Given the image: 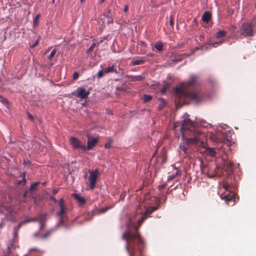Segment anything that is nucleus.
Wrapping results in <instances>:
<instances>
[{
    "label": "nucleus",
    "mask_w": 256,
    "mask_h": 256,
    "mask_svg": "<svg viewBox=\"0 0 256 256\" xmlns=\"http://www.w3.org/2000/svg\"><path fill=\"white\" fill-rule=\"evenodd\" d=\"M90 88H89L86 90L84 86L78 87L76 90L69 94L68 96L70 98H72L74 96L80 98L81 100L86 99L90 94Z\"/></svg>",
    "instance_id": "nucleus-6"
},
{
    "label": "nucleus",
    "mask_w": 256,
    "mask_h": 256,
    "mask_svg": "<svg viewBox=\"0 0 256 256\" xmlns=\"http://www.w3.org/2000/svg\"><path fill=\"white\" fill-rule=\"evenodd\" d=\"M146 59L143 58L141 59H138L136 60H134L130 62V65L132 66H136L139 65L144 64L146 62Z\"/></svg>",
    "instance_id": "nucleus-24"
},
{
    "label": "nucleus",
    "mask_w": 256,
    "mask_h": 256,
    "mask_svg": "<svg viewBox=\"0 0 256 256\" xmlns=\"http://www.w3.org/2000/svg\"><path fill=\"white\" fill-rule=\"evenodd\" d=\"M106 73L104 70H101L98 72L96 76L98 78H100L104 76Z\"/></svg>",
    "instance_id": "nucleus-39"
},
{
    "label": "nucleus",
    "mask_w": 256,
    "mask_h": 256,
    "mask_svg": "<svg viewBox=\"0 0 256 256\" xmlns=\"http://www.w3.org/2000/svg\"><path fill=\"white\" fill-rule=\"evenodd\" d=\"M204 123H206V121L202 120H198L196 117L195 118V120L194 121L190 120V118H186L184 120H182L180 121L176 122L174 124V126L176 128L178 126V125H180L181 127L180 128V130L182 133V139H184V132L186 130H188L190 128H185L184 126L186 125H189L192 128H196L199 126H204L203 125Z\"/></svg>",
    "instance_id": "nucleus-4"
},
{
    "label": "nucleus",
    "mask_w": 256,
    "mask_h": 256,
    "mask_svg": "<svg viewBox=\"0 0 256 256\" xmlns=\"http://www.w3.org/2000/svg\"><path fill=\"white\" fill-rule=\"evenodd\" d=\"M126 194V192L123 191L120 194V198H119V202L120 200L123 201L125 198Z\"/></svg>",
    "instance_id": "nucleus-45"
},
{
    "label": "nucleus",
    "mask_w": 256,
    "mask_h": 256,
    "mask_svg": "<svg viewBox=\"0 0 256 256\" xmlns=\"http://www.w3.org/2000/svg\"><path fill=\"white\" fill-rule=\"evenodd\" d=\"M38 43H39V40H38V38L34 42L32 46H30V48H34L35 46H36L37 45H38Z\"/></svg>",
    "instance_id": "nucleus-51"
},
{
    "label": "nucleus",
    "mask_w": 256,
    "mask_h": 256,
    "mask_svg": "<svg viewBox=\"0 0 256 256\" xmlns=\"http://www.w3.org/2000/svg\"><path fill=\"white\" fill-rule=\"evenodd\" d=\"M183 58H181V56H178V58H175L174 60H170V62H174V64H176L179 62H181Z\"/></svg>",
    "instance_id": "nucleus-42"
},
{
    "label": "nucleus",
    "mask_w": 256,
    "mask_h": 256,
    "mask_svg": "<svg viewBox=\"0 0 256 256\" xmlns=\"http://www.w3.org/2000/svg\"><path fill=\"white\" fill-rule=\"evenodd\" d=\"M110 36V34H107L102 38L101 40H100L99 42L97 43V44H100L102 43L104 40H109L108 38Z\"/></svg>",
    "instance_id": "nucleus-43"
},
{
    "label": "nucleus",
    "mask_w": 256,
    "mask_h": 256,
    "mask_svg": "<svg viewBox=\"0 0 256 256\" xmlns=\"http://www.w3.org/2000/svg\"><path fill=\"white\" fill-rule=\"evenodd\" d=\"M52 230H48L44 234L42 235L40 238L42 239H45L48 238L52 234Z\"/></svg>",
    "instance_id": "nucleus-36"
},
{
    "label": "nucleus",
    "mask_w": 256,
    "mask_h": 256,
    "mask_svg": "<svg viewBox=\"0 0 256 256\" xmlns=\"http://www.w3.org/2000/svg\"><path fill=\"white\" fill-rule=\"evenodd\" d=\"M86 137L88 138L87 146H85L84 152L92 150L98 144L99 140L98 138L92 137L89 135H88Z\"/></svg>",
    "instance_id": "nucleus-9"
},
{
    "label": "nucleus",
    "mask_w": 256,
    "mask_h": 256,
    "mask_svg": "<svg viewBox=\"0 0 256 256\" xmlns=\"http://www.w3.org/2000/svg\"><path fill=\"white\" fill-rule=\"evenodd\" d=\"M96 214H98V210L97 209H94V210H92L91 211V212H88L87 216H90V218H86V219L88 220H90Z\"/></svg>",
    "instance_id": "nucleus-30"
},
{
    "label": "nucleus",
    "mask_w": 256,
    "mask_h": 256,
    "mask_svg": "<svg viewBox=\"0 0 256 256\" xmlns=\"http://www.w3.org/2000/svg\"><path fill=\"white\" fill-rule=\"evenodd\" d=\"M166 160H167L166 156H164L162 158V164H165L166 162Z\"/></svg>",
    "instance_id": "nucleus-62"
},
{
    "label": "nucleus",
    "mask_w": 256,
    "mask_h": 256,
    "mask_svg": "<svg viewBox=\"0 0 256 256\" xmlns=\"http://www.w3.org/2000/svg\"><path fill=\"white\" fill-rule=\"evenodd\" d=\"M158 100L161 102V103L158 105V110H162L166 105V101L162 98H158Z\"/></svg>",
    "instance_id": "nucleus-26"
},
{
    "label": "nucleus",
    "mask_w": 256,
    "mask_h": 256,
    "mask_svg": "<svg viewBox=\"0 0 256 256\" xmlns=\"http://www.w3.org/2000/svg\"><path fill=\"white\" fill-rule=\"evenodd\" d=\"M181 173H182V172H181V171L180 170H177L176 171V172L173 173V174H172L168 176V180L170 181V180H172L174 178L178 176H181Z\"/></svg>",
    "instance_id": "nucleus-25"
},
{
    "label": "nucleus",
    "mask_w": 256,
    "mask_h": 256,
    "mask_svg": "<svg viewBox=\"0 0 256 256\" xmlns=\"http://www.w3.org/2000/svg\"><path fill=\"white\" fill-rule=\"evenodd\" d=\"M40 16V14H38L36 16L35 18H34V20H33L34 27L38 26V20H39Z\"/></svg>",
    "instance_id": "nucleus-33"
},
{
    "label": "nucleus",
    "mask_w": 256,
    "mask_h": 256,
    "mask_svg": "<svg viewBox=\"0 0 256 256\" xmlns=\"http://www.w3.org/2000/svg\"><path fill=\"white\" fill-rule=\"evenodd\" d=\"M166 186V184H160V185H158V188L159 190H161L162 189L164 188Z\"/></svg>",
    "instance_id": "nucleus-58"
},
{
    "label": "nucleus",
    "mask_w": 256,
    "mask_h": 256,
    "mask_svg": "<svg viewBox=\"0 0 256 256\" xmlns=\"http://www.w3.org/2000/svg\"><path fill=\"white\" fill-rule=\"evenodd\" d=\"M22 183L23 186H26V178H24L22 180Z\"/></svg>",
    "instance_id": "nucleus-64"
},
{
    "label": "nucleus",
    "mask_w": 256,
    "mask_h": 256,
    "mask_svg": "<svg viewBox=\"0 0 256 256\" xmlns=\"http://www.w3.org/2000/svg\"><path fill=\"white\" fill-rule=\"evenodd\" d=\"M173 92L178 99L184 98V92L185 90H182V85L178 84L173 88Z\"/></svg>",
    "instance_id": "nucleus-13"
},
{
    "label": "nucleus",
    "mask_w": 256,
    "mask_h": 256,
    "mask_svg": "<svg viewBox=\"0 0 256 256\" xmlns=\"http://www.w3.org/2000/svg\"><path fill=\"white\" fill-rule=\"evenodd\" d=\"M113 142V140L111 138H108V142H106L104 144V148L106 149H109L111 148V144Z\"/></svg>",
    "instance_id": "nucleus-37"
},
{
    "label": "nucleus",
    "mask_w": 256,
    "mask_h": 256,
    "mask_svg": "<svg viewBox=\"0 0 256 256\" xmlns=\"http://www.w3.org/2000/svg\"><path fill=\"white\" fill-rule=\"evenodd\" d=\"M26 114H27V116H28V118H29V119L32 120V121H34V116L28 112H26Z\"/></svg>",
    "instance_id": "nucleus-50"
},
{
    "label": "nucleus",
    "mask_w": 256,
    "mask_h": 256,
    "mask_svg": "<svg viewBox=\"0 0 256 256\" xmlns=\"http://www.w3.org/2000/svg\"><path fill=\"white\" fill-rule=\"evenodd\" d=\"M30 192L28 190H24V194H23V198H26L28 196V194Z\"/></svg>",
    "instance_id": "nucleus-56"
},
{
    "label": "nucleus",
    "mask_w": 256,
    "mask_h": 256,
    "mask_svg": "<svg viewBox=\"0 0 256 256\" xmlns=\"http://www.w3.org/2000/svg\"><path fill=\"white\" fill-rule=\"evenodd\" d=\"M183 98V100H182V102L180 101L181 100V98L178 99V100H175L174 104H175L176 108V110L180 108L184 105H186L184 104V98Z\"/></svg>",
    "instance_id": "nucleus-21"
},
{
    "label": "nucleus",
    "mask_w": 256,
    "mask_h": 256,
    "mask_svg": "<svg viewBox=\"0 0 256 256\" xmlns=\"http://www.w3.org/2000/svg\"><path fill=\"white\" fill-rule=\"evenodd\" d=\"M40 184V182L39 181L32 182L28 190L30 193H32L36 190L37 186Z\"/></svg>",
    "instance_id": "nucleus-23"
},
{
    "label": "nucleus",
    "mask_w": 256,
    "mask_h": 256,
    "mask_svg": "<svg viewBox=\"0 0 256 256\" xmlns=\"http://www.w3.org/2000/svg\"><path fill=\"white\" fill-rule=\"evenodd\" d=\"M114 64H112L111 66H108L104 69L106 73L111 72L114 70Z\"/></svg>",
    "instance_id": "nucleus-41"
},
{
    "label": "nucleus",
    "mask_w": 256,
    "mask_h": 256,
    "mask_svg": "<svg viewBox=\"0 0 256 256\" xmlns=\"http://www.w3.org/2000/svg\"><path fill=\"white\" fill-rule=\"evenodd\" d=\"M226 32L224 30H220L218 31L216 34V38L217 39L224 38L226 36Z\"/></svg>",
    "instance_id": "nucleus-22"
},
{
    "label": "nucleus",
    "mask_w": 256,
    "mask_h": 256,
    "mask_svg": "<svg viewBox=\"0 0 256 256\" xmlns=\"http://www.w3.org/2000/svg\"><path fill=\"white\" fill-rule=\"evenodd\" d=\"M167 88L166 87H163L160 90L161 94H166V90H167Z\"/></svg>",
    "instance_id": "nucleus-53"
},
{
    "label": "nucleus",
    "mask_w": 256,
    "mask_h": 256,
    "mask_svg": "<svg viewBox=\"0 0 256 256\" xmlns=\"http://www.w3.org/2000/svg\"><path fill=\"white\" fill-rule=\"evenodd\" d=\"M198 78V76L194 74H191L190 76L188 81V86H190L194 84L196 82Z\"/></svg>",
    "instance_id": "nucleus-19"
},
{
    "label": "nucleus",
    "mask_w": 256,
    "mask_h": 256,
    "mask_svg": "<svg viewBox=\"0 0 256 256\" xmlns=\"http://www.w3.org/2000/svg\"><path fill=\"white\" fill-rule=\"evenodd\" d=\"M114 206H110L98 209V214L104 213L108 210L112 208Z\"/></svg>",
    "instance_id": "nucleus-29"
},
{
    "label": "nucleus",
    "mask_w": 256,
    "mask_h": 256,
    "mask_svg": "<svg viewBox=\"0 0 256 256\" xmlns=\"http://www.w3.org/2000/svg\"><path fill=\"white\" fill-rule=\"evenodd\" d=\"M158 207L152 206L146 208L144 214L138 220V225L130 218V222L126 224V229L122 236V238L126 241L125 249L129 256H146L144 253L147 244L138 232V229L146 218L156 211Z\"/></svg>",
    "instance_id": "nucleus-1"
},
{
    "label": "nucleus",
    "mask_w": 256,
    "mask_h": 256,
    "mask_svg": "<svg viewBox=\"0 0 256 256\" xmlns=\"http://www.w3.org/2000/svg\"><path fill=\"white\" fill-rule=\"evenodd\" d=\"M206 46H208L209 49L210 48V47L211 46H212L214 48H216L219 45L218 44V43L216 42H211L210 40L206 44Z\"/></svg>",
    "instance_id": "nucleus-40"
},
{
    "label": "nucleus",
    "mask_w": 256,
    "mask_h": 256,
    "mask_svg": "<svg viewBox=\"0 0 256 256\" xmlns=\"http://www.w3.org/2000/svg\"><path fill=\"white\" fill-rule=\"evenodd\" d=\"M78 203V205L80 206H84L86 203V200L84 197L82 196L80 194L74 193L72 195Z\"/></svg>",
    "instance_id": "nucleus-16"
},
{
    "label": "nucleus",
    "mask_w": 256,
    "mask_h": 256,
    "mask_svg": "<svg viewBox=\"0 0 256 256\" xmlns=\"http://www.w3.org/2000/svg\"><path fill=\"white\" fill-rule=\"evenodd\" d=\"M88 172L90 173L88 178L90 189L92 190H94L96 187V184L99 176V172L98 168H96L92 170H88Z\"/></svg>",
    "instance_id": "nucleus-8"
},
{
    "label": "nucleus",
    "mask_w": 256,
    "mask_h": 256,
    "mask_svg": "<svg viewBox=\"0 0 256 256\" xmlns=\"http://www.w3.org/2000/svg\"><path fill=\"white\" fill-rule=\"evenodd\" d=\"M79 73L77 72H74V73H73V76H72V78L73 80H77L78 77H79Z\"/></svg>",
    "instance_id": "nucleus-49"
},
{
    "label": "nucleus",
    "mask_w": 256,
    "mask_h": 256,
    "mask_svg": "<svg viewBox=\"0 0 256 256\" xmlns=\"http://www.w3.org/2000/svg\"><path fill=\"white\" fill-rule=\"evenodd\" d=\"M96 43H94L86 50V53L87 54H90L91 52L92 51L94 48V46H96Z\"/></svg>",
    "instance_id": "nucleus-46"
},
{
    "label": "nucleus",
    "mask_w": 256,
    "mask_h": 256,
    "mask_svg": "<svg viewBox=\"0 0 256 256\" xmlns=\"http://www.w3.org/2000/svg\"><path fill=\"white\" fill-rule=\"evenodd\" d=\"M204 153L208 156H210L212 157L216 156V152L214 148H208L206 149V150L204 151Z\"/></svg>",
    "instance_id": "nucleus-20"
},
{
    "label": "nucleus",
    "mask_w": 256,
    "mask_h": 256,
    "mask_svg": "<svg viewBox=\"0 0 256 256\" xmlns=\"http://www.w3.org/2000/svg\"><path fill=\"white\" fill-rule=\"evenodd\" d=\"M235 194L233 192H228V194H225L222 197V199L224 200L225 202L228 205L232 206L235 204L234 201Z\"/></svg>",
    "instance_id": "nucleus-11"
},
{
    "label": "nucleus",
    "mask_w": 256,
    "mask_h": 256,
    "mask_svg": "<svg viewBox=\"0 0 256 256\" xmlns=\"http://www.w3.org/2000/svg\"><path fill=\"white\" fill-rule=\"evenodd\" d=\"M230 132V130L226 131L224 134V140L226 141V146L228 147V150L232 151V149L231 147L232 145L234 144L235 143L234 142L230 141V140L228 138V134Z\"/></svg>",
    "instance_id": "nucleus-17"
},
{
    "label": "nucleus",
    "mask_w": 256,
    "mask_h": 256,
    "mask_svg": "<svg viewBox=\"0 0 256 256\" xmlns=\"http://www.w3.org/2000/svg\"><path fill=\"white\" fill-rule=\"evenodd\" d=\"M114 8H113L112 4H109L106 9L104 11L103 15L106 18L114 17Z\"/></svg>",
    "instance_id": "nucleus-15"
},
{
    "label": "nucleus",
    "mask_w": 256,
    "mask_h": 256,
    "mask_svg": "<svg viewBox=\"0 0 256 256\" xmlns=\"http://www.w3.org/2000/svg\"><path fill=\"white\" fill-rule=\"evenodd\" d=\"M22 164H24V165H27V164L30 165V161L28 160L24 159L23 160Z\"/></svg>",
    "instance_id": "nucleus-55"
},
{
    "label": "nucleus",
    "mask_w": 256,
    "mask_h": 256,
    "mask_svg": "<svg viewBox=\"0 0 256 256\" xmlns=\"http://www.w3.org/2000/svg\"><path fill=\"white\" fill-rule=\"evenodd\" d=\"M204 49L205 50H208L209 49L208 46H206V44L201 46H196L194 48V50L195 52L198 50H203Z\"/></svg>",
    "instance_id": "nucleus-34"
},
{
    "label": "nucleus",
    "mask_w": 256,
    "mask_h": 256,
    "mask_svg": "<svg viewBox=\"0 0 256 256\" xmlns=\"http://www.w3.org/2000/svg\"><path fill=\"white\" fill-rule=\"evenodd\" d=\"M58 204L60 207V210L58 212L57 215L58 217L64 216L66 208V207L64 200L63 198H61L59 200Z\"/></svg>",
    "instance_id": "nucleus-14"
},
{
    "label": "nucleus",
    "mask_w": 256,
    "mask_h": 256,
    "mask_svg": "<svg viewBox=\"0 0 256 256\" xmlns=\"http://www.w3.org/2000/svg\"><path fill=\"white\" fill-rule=\"evenodd\" d=\"M182 140L184 142V144L186 146L192 144L196 146H203L204 145V142L201 140L198 136H194L193 137L188 138L186 136V135L184 134V138Z\"/></svg>",
    "instance_id": "nucleus-7"
},
{
    "label": "nucleus",
    "mask_w": 256,
    "mask_h": 256,
    "mask_svg": "<svg viewBox=\"0 0 256 256\" xmlns=\"http://www.w3.org/2000/svg\"><path fill=\"white\" fill-rule=\"evenodd\" d=\"M152 99V96L151 95L144 94L142 98L143 103H146L150 101Z\"/></svg>",
    "instance_id": "nucleus-28"
},
{
    "label": "nucleus",
    "mask_w": 256,
    "mask_h": 256,
    "mask_svg": "<svg viewBox=\"0 0 256 256\" xmlns=\"http://www.w3.org/2000/svg\"><path fill=\"white\" fill-rule=\"evenodd\" d=\"M164 87H166L167 89L170 86V84L169 82H166L165 80L164 81Z\"/></svg>",
    "instance_id": "nucleus-61"
},
{
    "label": "nucleus",
    "mask_w": 256,
    "mask_h": 256,
    "mask_svg": "<svg viewBox=\"0 0 256 256\" xmlns=\"http://www.w3.org/2000/svg\"><path fill=\"white\" fill-rule=\"evenodd\" d=\"M184 142L183 144H180L179 148L184 152V154H186L188 153V148L184 146Z\"/></svg>",
    "instance_id": "nucleus-38"
},
{
    "label": "nucleus",
    "mask_w": 256,
    "mask_h": 256,
    "mask_svg": "<svg viewBox=\"0 0 256 256\" xmlns=\"http://www.w3.org/2000/svg\"><path fill=\"white\" fill-rule=\"evenodd\" d=\"M234 163L232 162L224 160L222 166L216 164L214 169V172L210 174V170H209L208 172H207V175L208 177L213 178L216 177L217 175L216 170H224L226 172V181L224 182V188L227 191L230 187V183L232 182L231 180L229 181V178L230 177L232 178L234 173Z\"/></svg>",
    "instance_id": "nucleus-3"
},
{
    "label": "nucleus",
    "mask_w": 256,
    "mask_h": 256,
    "mask_svg": "<svg viewBox=\"0 0 256 256\" xmlns=\"http://www.w3.org/2000/svg\"><path fill=\"white\" fill-rule=\"evenodd\" d=\"M60 218V222L57 224L56 226V228L62 226H63L66 229H69L72 225V222H71L70 224H68V218L67 216H63Z\"/></svg>",
    "instance_id": "nucleus-12"
},
{
    "label": "nucleus",
    "mask_w": 256,
    "mask_h": 256,
    "mask_svg": "<svg viewBox=\"0 0 256 256\" xmlns=\"http://www.w3.org/2000/svg\"><path fill=\"white\" fill-rule=\"evenodd\" d=\"M70 144L74 150H82L84 151V145L81 144V142L80 140L74 136H72L70 138Z\"/></svg>",
    "instance_id": "nucleus-10"
},
{
    "label": "nucleus",
    "mask_w": 256,
    "mask_h": 256,
    "mask_svg": "<svg viewBox=\"0 0 256 256\" xmlns=\"http://www.w3.org/2000/svg\"><path fill=\"white\" fill-rule=\"evenodd\" d=\"M212 18V13L206 10L205 11L202 17V20L208 24Z\"/></svg>",
    "instance_id": "nucleus-18"
},
{
    "label": "nucleus",
    "mask_w": 256,
    "mask_h": 256,
    "mask_svg": "<svg viewBox=\"0 0 256 256\" xmlns=\"http://www.w3.org/2000/svg\"><path fill=\"white\" fill-rule=\"evenodd\" d=\"M210 97V94L208 92L202 89L195 88L185 90L184 92V104L186 105H189L192 103L195 105H198L207 100Z\"/></svg>",
    "instance_id": "nucleus-2"
},
{
    "label": "nucleus",
    "mask_w": 256,
    "mask_h": 256,
    "mask_svg": "<svg viewBox=\"0 0 256 256\" xmlns=\"http://www.w3.org/2000/svg\"><path fill=\"white\" fill-rule=\"evenodd\" d=\"M39 223H40V230H41L44 228V224L42 222V220H39Z\"/></svg>",
    "instance_id": "nucleus-52"
},
{
    "label": "nucleus",
    "mask_w": 256,
    "mask_h": 256,
    "mask_svg": "<svg viewBox=\"0 0 256 256\" xmlns=\"http://www.w3.org/2000/svg\"><path fill=\"white\" fill-rule=\"evenodd\" d=\"M0 102H1L4 105L6 106H8L10 103L8 99L1 95H0Z\"/></svg>",
    "instance_id": "nucleus-35"
},
{
    "label": "nucleus",
    "mask_w": 256,
    "mask_h": 256,
    "mask_svg": "<svg viewBox=\"0 0 256 256\" xmlns=\"http://www.w3.org/2000/svg\"><path fill=\"white\" fill-rule=\"evenodd\" d=\"M190 132H192L194 136H198L202 134V132L200 130L195 129V128H192V129L188 130Z\"/></svg>",
    "instance_id": "nucleus-31"
},
{
    "label": "nucleus",
    "mask_w": 256,
    "mask_h": 256,
    "mask_svg": "<svg viewBox=\"0 0 256 256\" xmlns=\"http://www.w3.org/2000/svg\"><path fill=\"white\" fill-rule=\"evenodd\" d=\"M146 78L142 75L134 76V80H131V82H134L135 80L138 81H143L145 80Z\"/></svg>",
    "instance_id": "nucleus-32"
},
{
    "label": "nucleus",
    "mask_w": 256,
    "mask_h": 256,
    "mask_svg": "<svg viewBox=\"0 0 256 256\" xmlns=\"http://www.w3.org/2000/svg\"><path fill=\"white\" fill-rule=\"evenodd\" d=\"M116 90L117 91L122 92H126V90L124 88L121 87V86H116Z\"/></svg>",
    "instance_id": "nucleus-48"
},
{
    "label": "nucleus",
    "mask_w": 256,
    "mask_h": 256,
    "mask_svg": "<svg viewBox=\"0 0 256 256\" xmlns=\"http://www.w3.org/2000/svg\"><path fill=\"white\" fill-rule=\"evenodd\" d=\"M50 199L53 201L54 203H56L58 202V200L54 196H50Z\"/></svg>",
    "instance_id": "nucleus-60"
},
{
    "label": "nucleus",
    "mask_w": 256,
    "mask_h": 256,
    "mask_svg": "<svg viewBox=\"0 0 256 256\" xmlns=\"http://www.w3.org/2000/svg\"><path fill=\"white\" fill-rule=\"evenodd\" d=\"M154 47L156 49L158 52H161L164 49V45L162 42L159 41L156 42L154 46Z\"/></svg>",
    "instance_id": "nucleus-27"
},
{
    "label": "nucleus",
    "mask_w": 256,
    "mask_h": 256,
    "mask_svg": "<svg viewBox=\"0 0 256 256\" xmlns=\"http://www.w3.org/2000/svg\"><path fill=\"white\" fill-rule=\"evenodd\" d=\"M40 220H42V222L43 220H45L46 219V214L44 215H40Z\"/></svg>",
    "instance_id": "nucleus-63"
},
{
    "label": "nucleus",
    "mask_w": 256,
    "mask_h": 256,
    "mask_svg": "<svg viewBox=\"0 0 256 256\" xmlns=\"http://www.w3.org/2000/svg\"><path fill=\"white\" fill-rule=\"evenodd\" d=\"M180 56H181V58H183V57L186 58V57L190 56V54L188 53L180 54Z\"/></svg>",
    "instance_id": "nucleus-57"
},
{
    "label": "nucleus",
    "mask_w": 256,
    "mask_h": 256,
    "mask_svg": "<svg viewBox=\"0 0 256 256\" xmlns=\"http://www.w3.org/2000/svg\"><path fill=\"white\" fill-rule=\"evenodd\" d=\"M254 33V30L252 24L248 23H244L239 30L236 32H234V36L237 38L240 37L241 36L244 37L252 36Z\"/></svg>",
    "instance_id": "nucleus-5"
},
{
    "label": "nucleus",
    "mask_w": 256,
    "mask_h": 256,
    "mask_svg": "<svg viewBox=\"0 0 256 256\" xmlns=\"http://www.w3.org/2000/svg\"><path fill=\"white\" fill-rule=\"evenodd\" d=\"M170 24L172 27L174 26V16L173 15L170 16Z\"/></svg>",
    "instance_id": "nucleus-47"
},
{
    "label": "nucleus",
    "mask_w": 256,
    "mask_h": 256,
    "mask_svg": "<svg viewBox=\"0 0 256 256\" xmlns=\"http://www.w3.org/2000/svg\"><path fill=\"white\" fill-rule=\"evenodd\" d=\"M180 54H178V53H176V52H172L171 53V56H174V58H176L177 56H180Z\"/></svg>",
    "instance_id": "nucleus-59"
},
{
    "label": "nucleus",
    "mask_w": 256,
    "mask_h": 256,
    "mask_svg": "<svg viewBox=\"0 0 256 256\" xmlns=\"http://www.w3.org/2000/svg\"><path fill=\"white\" fill-rule=\"evenodd\" d=\"M56 49H53L48 58V60H51L56 54Z\"/></svg>",
    "instance_id": "nucleus-44"
},
{
    "label": "nucleus",
    "mask_w": 256,
    "mask_h": 256,
    "mask_svg": "<svg viewBox=\"0 0 256 256\" xmlns=\"http://www.w3.org/2000/svg\"><path fill=\"white\" fill-rule=\"evenodd\" d=\"M108 20L107 21L106 24H112L114 22V17H111L110 18H108Z\"/></svg>",
    "instance_id": "nucleus-54"
}]
</instances>
